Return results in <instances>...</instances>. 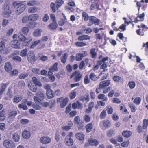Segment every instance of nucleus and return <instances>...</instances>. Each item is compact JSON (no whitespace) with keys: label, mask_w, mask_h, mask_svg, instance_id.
I'll list each match as a JSON object with an SVG mask.
<instances>
[{"label":"nucleus","mask_w":148,"mask_h":148,"mask_svg":"<svg viewBox=\"0 0 148 148\" xmlns=\"http://www.w3.org/2000/svg\"><path fill=\"white\" fill-rule=\"evenodd\" d=\"M41 42V40H39L37 41H34V43L31 45L30 47V48H34L39 43H40Z\"/></svg>","instance_id":"obj_53"},{"label":"nucleus","mask_w":148,"mask_h":148,"mask_svg":"<svg viewBox=\"0 0 148 148\" xmlns=\"http://www.w3.org/2000/svg\"><path fill=\"white\" fill-rule=\"evenodd\" d=\"M68 58V54L67 53L64 54L61 57V62L63 63H65Z\"/></svg>","instance_id":"obj_30"},{"label":"nucleus","mask_w":148,"mask_h":148,"mask_svg":"<svg viewBox=\"0 0 148 148\" xmlns=\"http://www.w3.org/2000/svg\"><path fill=\"white\" fill-rule=\"evenodd\" d=\"M58 63H55L49 69V71L53 72L56 71H58Z\"/></svg>","instance_id":"obj_27"},{"label":"nucleus","mask_w":148,"mask_h":148,"mask_svg":"<svg viewBox=\"0 0 148 148\" xmlns=\"http://www.w3.org/2000/svg\"><path fill=\"white\" fill-rule=\"evenodd\" d=\"M95 48H92L90 51V53L91 55L92 58H96L97 54L95 52Z\"/></svg>","instance_id":"obj_37"},{"label":"nucleus","mask_w":148,"mask_h":148,"mask_svg":"<svg viewBox=\"0 0 148 148\" xmlns=\"http://www.w3.org/2000/svg\"><path fill=\"white\" fill-rule=\"evenodd\" d=\"M148 125V120L145 119L143 121V128L144 129H146Z\"/></svg>","instance_id":"obj_51"},{"label":"nucleus","mask_w":148,"mask_h":148,"mask_svg":"<svg viewBox=\"0 0 148 148\" xmlns=\"http://www.w3.org/2000/svg\"><path fill=\"white\" fill-rule=\"evenodd\" d=\"M92 4L90 9L91 10H94L95 9H99V6L97 0H91Z\"/></svg>","instance_id":"obj_8"},{"label":"nucleus","mask_w":148,"mask_h":148,"mask_svg":"<svg viewBox=\"0 0 148 148\" xmlns=\"http://www.w3.org/2000/svg\"><path fill=\"white\" fill-rule=\"evenodd\" d=\"M108 57H106L103 58L101 60H100L97 62V64L99 65H101L100 68L101 69H104L107 67V65L106 64V61L108 60Z\"/></svg>","instance_id":"obj_5"},{"label":"nucleus","mask_w":148,"mask_h":148,"mask_svg":"<svg viewBox=\"0 0 148 148\" xmlns=\"http://www.w3.org/2000/svg\"><path fill=\"white\" fill-rule=\"evenodd\" d=\"M143 47H145V51L147 55H148V42H146L145 44L144 43H143Z\"/></svg>","instance_id":"obj_64"},{"label":"nucleus","mask_w":148,"mask_h":148,"mask_svg":"<svg viewBox=\"0 0 148 148\" xmlns=\"http://www.w3.org/2000/svg\"><path fill=\"white\" fill-rule=\"evenodd\" d=\"M3 15L4 17L8 18L9 17L11 13V11L9 4H5L3 7Z\"/></svg>","instance_id":"obj_2"},{"label":"nucleus","mask_w":148,"mask_h":148,"mask_svg":"<svg viewBox=\"0 0 148 148\" xmlns=\"http://www.w3.org/2000/svg\"><path fill=\"white\" fill-rule=\"evenodd\" d=\"M58 27V25L56 21H53V22L49 24L48 26L49 29L51 30H54L56 29Z\"/></svg>","instance_id":"obj_18"},{"label":"nucleus","mask_w":148,"mask_h":148,"mask_svg":"<svg viewBox=\"0 0 148 148\" xmlns=\"http://www.w3.org/2000/svg\"><path fill=\"white\" fill-rule=\"evenodd\" d=\"M89 77L91 80L95 81L97 80V77L93 73H91L89 75Z\"/></svg>","instance_id":"obj_44"},{"label":"nucleus","mask_w":148,"mask_h":148,"mask_svg":"<svg viewBox=\"0 0 148 148\" xmlns=\"http://www.w3.org/2000/svg\"><path fill=\"white\" fill-rule=\"evenodd\" d=\"M51 141V138L48 137H43L40 138V142L43 144H48L50 143Z\"/></svg>","instance_id":"obj_12"},{"label":"nucleus","mask_w":148,"mask_h":148,"mask_svg":"<svg viewBox=\"0 0 148 148\" xmlns=\"http://www.w3.org/2000/svg\"><path fill=\"white\" fill-rule=\"evenodd\" d=\"M122 135L124 137H129L132 135V132L129 131H124L122 133Z\"/></svg>","instance_id":"obj_28"},{"label":"nucleus","mask_w":148,"mask_h":148,"mask_svg":"<svg viewBox=\"0 0 148 148\" xmlns=\"http://www.w3.org/2000/svg\"><path fill=\"white\" fill-rule=\"evenodd\" d=\"M107 113L108 114H112L113 112V109L112 107L110 106H108L107 109Z\"/></svg>","instance_id":"obj_60"},{"label":"nucleus","mask_w":148,"mask_h":148,"mask_svg":"<svg viewBox=\"0 0 148 148\" xmlns=\"http://www.w3.org/2000/svg\"><path fill=\"white\" fill-rule=\"evenodd\" d=\"M38 10V8L34 6L29 8L28 10V12L29 13H34L36 12Z\"/></svg>","instance_id":"obj_32"},{"label":"nucleus","mask_w":148,"mask_h":148,"mask_svg":"<svg viewBox=\"0 0 148 148\" xmlns=\"http://www.w3.org/2000/svg\"><path fill=\"white\" fill-rule=\"evenodd\" d=\"M47 95L48 98L49 99L51 98L54 96L53 92L51 90H49L47 91Z\"/></svg>","instance_id":"obj_33"},{"label":"nucleus","mask_w":148,"mask_h":148,"mask_svg":"<svg viewBox=\"0 0 148 148\" xmlns=\"http://www.w3.org/2000/svg\"><path fill=\"white\" fill-rule=\"evenodd\" d=\"M103 125L105 127H109L110 125V121L107 120H104L103 121Z\"/></svg>","instance_id":"obj_45"},{"label":"nucleus","mask_w":148,"mask_h":148,"mask_svg":"<svg viewBox=\"0 0 148 148\" xmlns=\"http://www.w3.org/2000/svg\"><path fill=\"white\" fill-rule=\"evenodd\" d=\"M72 125V123H71L70 124V125L69 126H63L62 127V129L63 130H65L66 131H68L71 129V127Z\"/></svg>","instance_id":"obj_62"},{"label":"nucleus","mask_w":148,"mask_h":148,"mask_svg":"<svg viewBox=\"0 0 148 148\" xmlns=\"http://www.w3.org/2000/svg\"><path fill=\"white\" fill-rule=\"evenodd\" d=\"M113 79L114 81L119 82L121 80V78L119 76L115 75L113 77Z\"/></svg>","instance_id":"obj_57"},{"label":"nucleus","mask_w":148,"mask_h":148,"mask_svg":"<svg viewBox=\"0 0 148 148\" xmlns=\"http://www.w3.org/2000/svg\"><path fill=\"white\" fill-rule=\"evenodd\" d=\"M110 83V81L109 80H107L101 82L99 84L100 85V87H102L103 88L105 87L109 86Z\"/></svg>","instance_id":"obj_16"},{"label":"nucleus","mask_w":148,"mask_h":148,"mask_svg":"<svg viewBox=\"0 0 148 148\" xmlns=\"http://www.w3.org/2000/svg\"><path fill=\"white\" fill-rule=\"evenodd\" d=\"M84 83L86 84H87L90 83V81L88 78V75H86L84 77Z\"/></svg>","instance_id":"obj_59"},{"label":"nucleus","mask_w":148,"mask_h":148,"mask_svg":"<svg viewBox=\"0 0 148 148\" xmlns=\"http://www.w3.org/2000/svg\"><path fill=\"white\" fill-rule=\"evenodd\" d=\"M76 138L79 140L83 141L84 140V134L82 132H78L76 134Z\"/></svg>","instance_id":"obj_13"},{"label":"nucleus","mask_w":148,"mask_h":148,"mask_svg":"<svg viewBox=\"0 0 148 148\" xmlns=\"http://www.w3.org/2000/svg\"><path fill=\"white\" fill-rule=\"evenodd\" d=\"M68 100V97H66L64 99L63 97H61L58 99L57 101L60 102V106L62 108H63L67 104Z\"/></svg>","instance_id":"obj_6"},{"label":"nucleus","mask_w":148,"mask_h":148,"mask_svg":"<svg viewBox=\"0 0 148 148\" xmlns=\"http://www.w3.org/2000/svg\"><path fill=\"white\" fill-rule=\"evenodd\" d=\"M90 38V36L88 35H83L79 37L78 39L79 41H83L89 40Z\"/></svg>","instance_id":"obj_23"},{"label":"nucleus","mask_w":148,"mask_h":148,"mask_svg":"<svg viewBox=\"0 0 148 148\" xmlns=\"http://www.w3.org/2000/svg\"><path fill=\"white\" fill-rule=\"evenodd\" d=\"M3 146L6 148H14L15 144L12 141L10 140H6L3 142Z\"/></svg>","instance_id":"obj_4"},{"label":"nucleus","mask_w":148,"mask_h":148,"mask_svg":"<svg viewBox=\"0 0 148 148\" xmlns=\"http://www.w3.org/2000/svg\"><path fill=\"white\" fill-rule=\"evenodd\" d=\"M33 82L35 84V86L41 87L42 86V84L40 81L38 80L36 77H33L32 78Z\"/></svg>","instance_id":"obj_15"},{"label":"nucleus","mask_w":148,"mask_h":148,"mask_svg":"<svg viewBox=\"0 0 148 148\" xmlns=\"http://www.w3.org/2000/svg\"><path fill=\"white\" fill-rule=\"evenodd\" d=\"M8 53V49L5 48L4 43L3 42H0V53L7 54Z\"/></svg>","instance_id":"obj_10"},{"label":"nucleus","mask_w":148,"mask_h":148,"mask_svg":"<svg viewBox=\"0 0 148 148\" xmlns=\"http://www.w3.org/2000/svg\"><path fill=\"white\" fill-rule=\"evenodd\" d=\"M13 5L15 7H16V13L17 15H19L23 12L26 8V4L23 2H14Z\"/></svg>","instance_id":"obj_1"},{"label":"nucleus","mask_w":148,"mask_h":148,"mask_svg":"<svg viewBox=\"0 0 148 148\" xmlns=\"http://www.w3.org/2000/svg\"><path fill=\"white\" fill-rule=\"evenodd\" d=\"M29 29L28 28L26 27H23L21 29L22 33L24 34H26L29 32Z\"/></svg>","instance_id":"obj_47"},{"label":"nucleus","mask_w":148,"mask_h":148,"mask_svg":"<svg viewBox=\"0 0 148 148\" xmlns=\"http://www.w3.org/2000/svg\"><path fill=\"white\" fill-rule=\"evenodd\" d=\"M144 16V13H143L142 14L138 16L135 19L134 22L135 23H136L138 21H143Z\"/></svg>","instance_id":"obj_26"},{"label":"nucleus","mask_w":148,"mask_h":148,"mask_svg":"<svg viewBox=\"0 0 148 148\" xmlns=\"http://www.w3.org/2000/svg\"><path fill=\"white\" fill-rule=\"evenodd\" d=\"M22 136L25 139L29 138L30 136V132L27 130H25L22 132Z\"/></svg>","instance_id":"obj_24"},{"label":"nucleus","mask_w":148,"mask_h":148,"mask_svg":"<svg viewBox=\"0 0 148 148\" xmlns=\"http://www.w3.org/2000/svg\"><path fill=\"white\" fill-rule=\"evenodd\" d=\"M74 77V80L76 82H78L81 80L82 77V75L79 71H75L73 73L71 76V78Z\"/></svg>","instance_id":"obj_3"},{"label":"nucleus","mask_w":148,"mask_h":148,"mask_svg":"<svg viewBox=\"0 0 148 148\" xmlns=\"http://www.w3.org/2000/svg\"><path fill=\"white\" fill-rule=\"evenodd\" d=\"M86 128L87 132L89 133L91 130L93 128L92 124L91 123H90L87 124L86 126Z\"/></svg>","instance_id":"obj_34"},{"label":"nucleus","mask_w":148,"mask_h":148,"mask_svg":"<svg viewBox=\"0 0 148 148\" xmlns=\"http://www.w3.org/2000/svg\"><path fill=\"white\" fill-rule=\"evenodd\" d=\"M115 134V132L113 130H110L107 132V135L109 137L113 136Z\"/></svg>","instance_id":"obj_38"},{"label":"nucleus","mask_w":148,"mask_h":148,"mask_svg":"<svg viewBox=\"0 0 148 148\" xmlns=\"http://www.w3.org/2000/svg\"><path fill=\"white\" fill-rule=\"evenodd\" d=\"M32 107L34 109L36 110H40L41 108L40 106L36 104H32Z\"/></svg>","instance_id":"obj_61"},{"label":"nucleus","mask_w":148,"mask_h":148,"mask_svg":"<svg viewBox=\"0 0 148 148\" xmlns=\"http://www.w3.org/2000/svg\"><path fill=\"white\" fill-rule=\"evenodd\" d=\"M89 22L92 24L98 25L99 24L100 20L94 16H90L89 18Z\"/></svg>","instance_id":"obj_7"},{"label":"nucleus","mask_w":148,"mask_h":148,"mask_svg":"<svg viewBox=\"0 0 148 148\" xmlns=\"http://www.w3.org/2000/svg\"><path fill=\"white\" fill-rule=\"evenodd\" d=\"M36 95L38 97L40 98V99H42V100L44 99V95L42 92L41 91L38 92L36 93Z\"/></svg>","instance_id":"obj_41"},{"label":"nucleus","mask_w":148,"mask_h":148,"mask_svg":"<svg viewBox=\"0 0 148 148\" xmlns=\"http://www.w3.org/2000/svg\"><path fill=\"white\" fill-rule=\"evenodd\" d=\"M20 135L16 133H15L13 135L12 138L13 140L15 142H18L19 141Z\"/></svg>","instance_id":"obj_31"},{"label":"nucleus","mask_w":148,"mask_h":148,"mask_svg":"<svg viewBox=\"0 0 148 148\" xmlns=\"http://www.w3.org/2000/svg\"><path fill=\"white\" fill-rule=\"evenodd\" d=\"M83 57L81 53H78L76 56V60L77 61H80L82 60Z\"/></svg>","instance_id":"obj_56"},{"label":"nucleus","mask_w":148,"mask_h":148,"mask_svg":"<svg viewBox=\"0 0 148 148\" xmlns=\"http://www.w3.org/2000/svg\"><path fill=\"white\" fill-rule=\"evenodd\" d=\"M29 20L31 21L36 20L39 17V16L37 14H32L29 16Z\"/></svg>","instance_id":"obj_29"},{"label":"nucleus","mask_w":148,"mask_h":148,"mask_svg":"<svg viewBox=\"0 0 148 148\" xmlns=\"http://www.w3.org/2000/svg\"><path fill=\"white\" fill-rule=\"evenodd\" d=\"M5 69L6 71L7 72H10L12 69L11 64L9 62H6L5 64Z\"/></svg>","instance_id":"obj_25"},{"label":"nucleus","mask_w":148,"mask_h":148,"mask_svg":"<svg viewBox=\"0 0 148 148\" xmlns=\"http://www.w3.org/2000/svg\"><path fill=\"white\" fill-rule=\"evenodd\" d=\"M42 30L39 29H35L33 33V36L36 37L39 36L41 35Z\"/></svg>","instance_id":"obj_17"},{"label":"nucleus","mask_w":148,"mask_h":148,"mask_svg":"<svg viewBox=\"0 0 148 148\" xmlns=\"http://www.w3.org/2000/svg\"><path fill=\"white\" fill-rule=\"evenodd\" d=\"M65 144L66 145L69 146L73 145V141L71 138H69V136H66L65 139Z\"/></svg>","instance_id":"obj_14"},{"label":"nucleus","mask_w":148,"mask_h":148,"mask_svg":"<svg viewBox=\"0 0 148 148\" xmlns=\"http://www.w3.org/2000/svg\"><path fill=\"white\" fill-rule=\"evenodd\" d=\"M27 5L28 6H33L34 5H37L38 4V3L37 1L33 0L29 1L27 3Z\"/></svg>","instance_id":"obj_40"},{"label":"nucleus","mask_w":148,"mask_h":148,"mask_svg":"<svg viewBox=\"0 0 148 148\" xmlns=\"http://www.w3.org/2000/svg\"><path fill=\"white\" fill-rule=\"evenodd\" d=\"M64 3V1L63 0H57L56 1V8L58 9Z\"/></svg>","instance_id":"obj_35"},{"label":"nucleus","mask_w":148,"mask_h":148,"mask_svg":"<svg viewBox=\"0 0 148 148\" xmlns=\"http://www.w3.org/2000/svg\"><path fill=\"white\" fill-rule=\"evenodd\" d=\"M89 144L92 146H96L98 145L99 142L97 140L92 139H90L88 140Z\"/></svg>","instance_id":"obj_22"},{"label":"nucleus","mask_w":148,"mask_h":148,"mask_svg":"<svg viewBox=\"0 0 148 148\" xmlns=\"http://www.w3.org/2000/svg\"><path fill=\"white\" fill-rule=\"evenodd\" d=\"M27 53V49H25L21 51L20 55L22 57H24L26 56Z\"/></svg>","instance_id":"obj_48"},{"label":"nucleus","mask_w":148,"mask_h":148,"mask_svg":"<svg viewBox=\"0 0 148 148\" xmlns=\"http://www.w3.org/2000/svg\"><path fill=\"white\" fill-rule=\"evenodd\" d=\"M76 93L74 90L72 91L69 95V97L71 99H74L76 96Z\"/></svg>","instance_id":"obj_50"},{"label":"nucleus","mask_w":148,"mask_h":148,"mask_svg":"<svg viewBox=\"0 0 148 148\" xmlns=\"http://www.w3.org/2000/svg\"><path fill=\"white\" fill-rule=\"evenodd\" d=\"M20 42L17 40H14L11 42V46L16 49L19 48L20 47Z\"/></svg>","instance_id":"obj_11"},{"label":"nucleus","mask_w":148,"mask_h":148,"mask_svg":"<svg viewBox=\"0 0 148 148\" xmlns=\"http://www.w3.org/2000/svg\"><path fill=\"white\" fill-rule=\"evenodd\" d=\"M18 107L20 109H22L24 110H26L28 109V108L25 103H22L18 105Z\"/></svg>","instance_id":"obj_36"},{"label":"nucleus","mask_w":148,"mask_h":148,"mask_svg":"<svg viewBox=\"0 0 148 148\" xmlns=\"http://www.w3.org/2000/svg\"><path fill=\"white\" fill-rule=\"evenodd\" d=\"M29 75V73H21L19 76V77L20 79H23L27 77Z\"/></svg>","instance_id":"obj_55"},{"label":"nucleus","mask_w":148,"mask_h":148,"mask_svg":"<svg viewBox=\"0 0 148 148\" xmlns=\"http://www.w3.org/2000/svg\"><path fill=\"white\" fill-rule=\"evenodd\" d=\"M36 24V22H31L27 24V25L30 28H33L35 27Z\"/></svg>","instance_id":"obj_42"},{"label":"nucleus","mask_w":148,"mask_h":148,"mask_svg":"<svg viewBox=\"0 0 148 148\" xmlns=\"http://www.w3.org/2000/svg\"><path fill=\"white\" fill-rule=\"evenodd\" d=\"M68 5L69 6L67 8L71 11L73 12L74 10L73 8L75 6L74 2L73 1H71L68 3Z\"/></svg>","instance_id":"obj_19"},{"label":"nucleus","mask_w":148,"mask_h":148,"mask_svg":"<svg viewBox=\"0 0 148 148\" xmlns=\"http://www.w3.org/2000/svg\"><path fill=\"white\" fill-rule=\"evenodd\" d=\"M106 116V112L105 110H103L101 113L100 117L101 119L104 118Z\"/></svg>","instance_id":"obj_58"},{"label":"nucleus","mask_w":148,"mask_h":148,"mask_svg":"<svg viewBox=\"0 0 148 148\" xmlns=\"http://www.w3.org/2000/svg\"><path fill=\"white\" fill-rule=\"evenodd\" d=\"M82 17L84 19L85 21H88L89 19L88 14L86 12H84L82 13Z\"/></svg>","instance_id":"obj_54"},{"label":"nucleus","mask_w":148,"mask_h":148,"mask_svg":"<svg viewBox=\"0 0 148 148\" xmlns=\"http://www.w3.org/2000/svg\"><path fill=\"white\" fill-rule=\"evenodd\" d=\"M23 99L21 95H16L14 97L13 102L14 103H18L20 102Z\"/></svg>","instance_id":"obj_20"},{"label":"nucleus","mask_w":148,"mask_h":148,"mask_svg":"<svg viewBox=\"0 0 148 148\" xmlns=\"http://www.w3.org/2000/svg\"><path fill=\"white\" fill-rule=\"evenodd\" d=\"M141 99L139 97L136 98L134 100V103L136 105H139L141 102Z\"/></svg>","instance_id":"obj_43"},{"label":"nucleus","mask_w":148,"mask_h":148,"mask_svg":"<svg viewBox=\"0 0 148 148\" xmlns=\"http://www.w3.org/2000/svg\"><path fill=\"white\" fill-rule=\"evenodd\" d=\"M75 45L78 47H83L86 45V44L84 42H77L75 43Z\"/></svg>","instance_id":"obj_49"},{"label":"nucleus","mask_w":148,"mask_h":148,"mask_svg":"<svg viewBox=\"0 0 148 148\" xmlns=\"http://www.w3.org/2000/svg\"><path fill=\"white\" fill-rule=\"evenodd\" d=\"M56 100L55 99L51 100L49 102L50 108L51 109L56 104Z\"/></svg>","instance_id":"obj_46"},{"label":"nucleus","mask_w":148,"mask_h":148,"mask_svg":"<svg viewBox=\"0 0 148 148\" xmlns=\"http://www.w3.org/2000/svg\"><path fill=\"white\" fill-rule=\"evenodd\" d=\"M18 38L21 42H24L27 40L28 38H26L21 33L18 34Z\"/></svg>","instance_id":"obj_21"},{"label":"nucleus","mask_w":148,"mask_h":148,"mask_svg":"<svg viewBox=\"0 0 148 148\" xmlns=\"http://www.w3.org/2000/svg\"><path fill=\"white\" fill-rule=\"evenodd\" d=\"M130 108L131 109V111L133 112H134L136 110V106L133 104L131 103L130 104Z\"/></svg>","instance_id":"obj_63"},{"label":"nucleus","mask_w":148,"mask_h":148,"mask_svg":"<svg viewBox=\"0 0 148 148\" xmlns=\"http://www.w3.org/2000/svg\"><path fill=\"white\" fill-rule=\"evenodd\" d=\"M27 59L29 62H32L36 60L34 53L33 51L29 52L27 55Z\"/></svg>","instance_id":"obj_9"},{"label":"nucleus","mask_w":148,"mask_h":148,"mask_svg":"<svg viewBox=\"0 0 148 148\" xmlns=\"http://www.w3.org/2000/svg\"><path fill=\"white\" fill-rule=\"evenodd\" d=\"M128 85L130 88L133 89L135 87L136 84L134 82L132 81L129 83Z\"/></svg>","instance_id":"obj_52"},{"label":"nucleus","mask_w":148,"mask_h":148,"mask_svg":"<svg viewBox=\"0 0 148 148\" xmlns=\"http://www.w3.org/2000/svg\"><path fill=\"white\" fill-rule=\"evenodd\" d=\"M17 114V112L15 111H12L10 112L9 115V117L10 118L14 117Z\"/></svg>","instance_id":"obj_39"}]
</instances>
